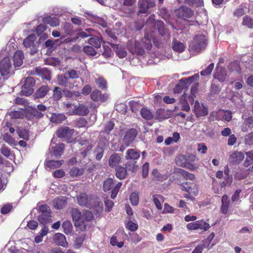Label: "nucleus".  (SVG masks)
Wrapping results in <instances>:
<instances>
[{
  "instance_id": "f257e3e1",
  "label": "nucleus",
  "mask_w": 253,
  "mask_h": 253,
  "mask_svg": "<svg viewBox=\"0 0 253 253\" xmlns=\"http://www.w3.org/2000/svg\"><path fill=\"white\" fill-rule=\"evenodd\" d=\"M71 214L75 226L81 227L82 230L85 229V221H90L93 218V215L90 211H84L82 213L77 209H72Z\"/></svg>"
},
{
  "instance_id": "f03ea898",
  "label": "nucleus",
  "mask_w": 253,
  "mask_h": 253,
  "mask_svg": "<svg viewBox=\"0 0 253 253\" xmlns=\"http://www.w3.org/2000/svg\"><path fill=\"white\" fill-rule=\"evenodd\" d=\"M207 44V39L203 34L196 35L189 45V48L194 51L199 52L204 50Z\"/></svg>"
},
{
  "instance_id": "7ed1b4c3",
  "label": "nucleus",
  "mask_w": 253,
  "mask_h": 253,
  "mask_svg": "<svg viewBox=\"0 0 253 253\" xmlns=\"http://www.w3.org/2000/svg\"><path fill=\"white\" fill-rule=\"evenodd\" d=\"M152 36L149 35L148 34H145L144 38L142 40V45L141 47L139 46L138 42H135L134 45L135 48L134 49L129 47L130 51L134 54L137 53V54H142L143 53V50L142 49V47H145L146 49L149 50L152 47L151 40Z\"/></svg>"
},
{
  "instance_id": "20e7f679",
  "label": "nucleus",
  "mask_w": 253,
  "mask_h": 253,
  "mask_svg": "<svg viewBox=\"0 0 253 253\" xmlns=\"http://www.w3.org/2000/svg\"><path fill=\"white\" fill-rule=\"evenodd\" d=\"M156 5L154 0H138L137 14H149Z\"/></svg>"
},
{
  "instance_id": "39448f33",
  "label": "nucleus",
  "mask_w": 253,
  "mask_h": 253,
  "mask_svg": "<svg viewBox=\"0 0 253 253\" xmlns=\"http://www.w3.org/2000/svg\"><path fill=\"white\" fill-rule=\"evenodd\" d=\"M146 24L150 26H154L158 29L160 34L162 36H166L168 38L169 37L170 34L165 27L163 22L160 20L155 21L153 15L151 16L147 19Z\"/></svg>"
},
{
  "instance_id": "423d86ee",
  "label": "nucleus",
  "mask_w": 253,
  "mask_h": 253,
  "mask_svg": "<svg viewBox=\"0 0 253 253\" xmlns=\"http://www.w3.org/2000/svg\"><path fill=\"white\" fill-rule=\"evenodd\" d=\"M22 94L28 96L34 92L33 87L35 84V81L32 77H27L21 80Z\"/></svg>"
},
{
  "instance_id": "0eeeda50",
  "label": "nucleus",
  "mask_w": 253,
  "mask_h": 253,
  "mask_svg": "<svg viewBox=\"0 0 253 253\" xmlns=\"http://www.w3.org/2000/svg\"><path fill=\"white\" fill-rule=\"evenodd\" d=\"M78 203L81 206L91 208L94 206V200L91 196H88L85 193H82L77 197Z\"/></svg>"
},
{
  "instance_id": "6e6552de",
  "label": "nucleus",
  "mask_w": 253,
  "mask_h": 253,
  "mask_svg": "<svg viewBox=\"0 0 253 253\" xmlns=\"http://www.w3.org/2000/svg\"><path fill=\"white\" fill-rule=\"evenodd\" d=\"M36 40V35L31 34L23 42V44L26 48H30V53L31 55L35 54L38 51V46L35 42Z\"/></svg>"
},
{
  "instance_id": "1a4fd4ad",
  "label": "nucleus",
  "mask_w": 253,
  "mask_h": 253,
  "mask_svg": "<svg viewBox=\"0 0 253 253\" xmlns=\"http://www.w3.org/2000/svg\"><path fill=\"white\" fill-rule=\"evenodd\" d=\"M12 68L10 60L8 57H4L0 63V73L3 77H5L10 73Z\"/></svg>"
},
{
  "instance_id": "9d476101",
  "label": "nucleus",
  "mask_w": 253,
  "mask_h": 253,
  "mask_svg": "<svg viewBox=\"0 0 253 253\" xmlns=\"http://www.w3.org/2000/svg\"><path fill=\"white\" fill-rule=\"evenodd\" d=\"M175 14L177 17L186 19L192 17L193 12L192 10L185 6H181L175 11Z\"/></svg>"
},
{
  "instance_id": "9b49d317",
  "label": "nucleus",
  "mask_w": 253,
  "mask_h": 253,
  "mask_svg": "<svg viewBox=\"0 0 253 253\" xmlns=\"http://www.w3.org/2000/svg\"><path fill=\"white\" fill-rule=\"evenodd\" d=\"M176 163L178 166L194 170L196 167L190 162H188L186 156L184 155H179L176 158Z\"/></svg>"
},
{
  "instance_id": "f8f14e48",
  "label": "nucleus",
  "mask_w": 253,
  "mask_h": 253,
  "mask_svg": "<svg viewBox=\"0 0 253 253\" xmlns=\"http://www.w3.org/2000/svg\"><path fill=\"white\" fill-rule=\"evenodd\" d=\"M137 135V132L135 129L131 128L127 131L123 139V142L125 146H129L134 141Z\"/></svg>"
},
{
  "instance_id": "ddd939ff",
  "label": "nucleus",
  "mask_w": 253,
  "mask_h": 253,
  "mask_svg": "<svg viewBox=\"0 0 253 253\" xmlns=\"http://www.w3.org/2000/svg\"><path fill=\"white\" fill-rule=\"evenodd\" d=\"M194 113L197 117H201L208 115V111L206 107L201 105L198 101H196L194 105Z\"/></svg>"
},
{
  "instance_id": "4468645a",
  "label": "nucleus",
  "mask_w": 253,
  "mask_h": 253,
  "mask_svg": "<svg viewBox=\"0 0 253 253\" xmlns=\"http://www.w3.org/2000/svg\"><path fill=\"white\" fill-rule=\"evenodd\" d=\"M245 156L243 152L239 151H234L230 153L229 160L235 164H239L244 159Z\"/></svg>"
},
{
  "instance_id": "2eb2a0df",
  "label": "nucleus",
  "mask_w": 253,
  "mask_h": 253,
  "mask_svg": "<svg viewBox=\"0 0 253 253\" xmlns=\"http://www.w3.org/2000/svg\"><path fill=\"white\" fill-rule=\"evenodd\" d=\"M74 130L68 127H61L57 131L56 134L60 138H70L73 135Z\"/></svg>"
},
{
  "instance_id": "dca6fc26",
  "label": "nucleus",
  "mask_w": 253,
  "mask_h": 253,
  "mask_svg": "<svg viewBox=\"0 0 253 253\" xmlns=\"http://www.w3.org/2000/svg\"><path fill=\"white\" fill-rule=\"evenodd\" d=\"M199 78V75L198 74H196L190 77H189L187 79L180 80L179 84L176 85L174 89V92L178 93L179 92V90L181 88L180 84H184V85L188 84H190L193 81L197 80Z\"/></svg>"
},
{
  "instance_id": "f3484780",
  "label": "nucleus",
  "mask_w": 253,
  "mask_h": 253,
  "mask_svg": "<svg viewBox=\"0 0 253 253\" xmlns=\"http://www.w3.org/2000/svg\"><path fill=\"white\" fill-rule=\"evenodd\" d=\"M140 157V152L134 149H129L126 153L125 158L127 160L136 161Z\"/></svg>"
},
{
  "instance_id": "a211bd4d",
  "label": "nucleus",
  "mask_w": 253,
  "mask_h": 253,
  "mask_svg": "<svg viewBox=\"0 0 253 253\" xmlns=\"http://www.w3.org/2000/svg\"><path fill=\"white\" fill-rule=\"evenodd\" d=\"M226 71L225 68L217 66L216 68V71L214 75V78L219 82H222L225 81L226 77Z\"/></svg>"
},
{
  "instance_id": "6ab92c4d",
  "label": "nucleus",
  "mask_w": 253,
  "mask_h": 253,
  "mask_svg": "<svg viewBox=\"0 0 253 253\" xmlns=\"http://www.w3.org/2000/svg\"><path fill=\"white\" fill-rule=\"evenodd\" d=\"M24 58L23 51L18 50L15 52L13 56V64L15 67L21 66L23 63Z\"/></svg>"
},
{
  "instance_id": "aec40b11",
  "label": "nucleus",
  "mask_w": 253,
  "mask_h": 253,
  "mask_svg": "<svg viewBox=\"0 0 253 253\" xmlns=\"http://www.w3.org/2000/svg\"><path fill=\"white\" fill-rule=\"evenodd\" d=\"M121 161V157L120 154L118 153H114L111 155L108 160L109 166L111 168L117 167Z\"/></svg>"
},
{
  "instance_id": "412c9836",
  "label": "nucleus",
  "mask_w": 253,
  "mask_h": 253,
  "mask_svg": "<svg viewBox=\"0 0 253 253\" xmlns=\"http://www.w3.org/2000/svg\"><path fill=\"white\" fill-rule=\"evenodd\" d=\"M53 240L55 244L58 245L65 247L67 246V242L65 236L61 233H56L53 237Z\"/></svg>"
},
{
  "instance_id": "4be33fe9",
  "label": "nucleus",
  "mask_w": 253,
  "mask_h": 253,
  "mask_svg": "<svg viewBox=\"0 0 253 253\" xmlns=\"http://www.w3.org/2000/svg\"><path fill=\"white\" fill-rule=\"evenodd\" d=\"M57 81L58 84L64 87H69L70 88H72L74 86L73 84L69 82V80L66 76L65 75H59L57 76Z\"/></svg>"
},
{
  "instance_id": "5701e85b",
  "label": "nucleus",
  "mask_w": 253,
  "mask_h": 253,
  "mask_svg": "<svg viewBox=\"0 0 253 253\" xmlns=\"http://www.w3.org/2000/svg\"><path fill=\"white\" fill-rule=\"evenodd\" d=\"M54 207L57 209H62L67 204L66 198L60 197L55 198L53 202Z\"/></svg>"
},
{
  "instance_id": "b1692460",
  "label": "nucleus",
  "mask_w": 253,
  "mask_h": 253,
  "mask_svg": "<svg viewBox=\"0 0 253 253\" xmlns=\"http://www.w3.org/2000/svg\"><path fill=\"white\" fill-rule=\"evenodd\" d=\"M157 119L159 121H162L164 120L168 119L170 117L169 111L164 109H160L156 112Z\"/></svg>"
},
{
  "instance_id": "393cba45",
  "label": "nucleus",
  "mask_w": 253,
  "mask_h": 253,
  "mask_svg": "<svg viewBox=\"0 0 253 253\" xmlns=\"http://www.w3.org/2000/svg\"><path fill=\"white\" fill-rule=\"evenodd\" d=\"M49 87L47 85H42L40 87L34 94L35 98H42L44 97L48 91Z\"/></svg>"
},
{
  "instance_id": "a878e982",
  "label": "nucleus",
  "mask_w": 253,
  "mask_h": 253,
  "mask_svg": "<svg viewBox=\"0 0 253 253\" xmlns=\"http://www.w3.org/2000/svg\"><path fill=\"white\" fill-rule=\"evenodd\" d=\"M179 103L181 105V110L186 112H188L190 110V107L187 99L186 93L183 94L179 98Z\"/></svg>"
},
{
  "instance_id": "bb28decb",
  "label": "nucleus",
  "mask_w": 253,
  "mask_h": 253,
  "mask_svg": "<svg viewBox=\"0 0 253 253\" xmlns=\"http://www.w3.org/2000/svg\"><path fill=\"white\" fill-rule=\"evenodd\" d=\"M110 45L114 50H116V54L120 58H124L126 57L127 54V52L123 47L118 44L114 43H110Z\"/></svg>"
},
{
  "instance_id": "cd10ccee",
  "label": "nucleus",
  "mask_w": 253,
  "mask_h": 253,
  "mask_svg": "<svg viewBox=\"0 0 253 253\" xmlns=\"http://www.w3.org/2000/svg\"><path fill=\"white\" fill-rule=\"evenodd\" d=\"M89 109L86 106L79 104L78 106L76 105V111L73 112V113H75L77 115L85 116L89 113Z\"/></svg>"
},
{
  "instance_id": "c85d7f7f",
  "label": "nucleus",
  "mask_w": 253,
  "mask_h": 253,
  "mask_svg": "<svg viewBox=\"0 0 253 253\" xmlns=\"http://www.w3.org/2000/svg\"><path fill=\"white\" fill-rule=\"evenodd\" d=\"M63 162V160H48L45 162V166L50 169H57L61 166Z\"/></svg>"
},
{
  "instance_id": "c756f323",
  "label": "nucleus",
  "mask_w": 253,
  "mask_h": 253,
  "mask_svg": "<svg viewBox=\"0 0 253 253\" xmlns=\"http://www.w3.org/2000/svg\"><path fill=\"white\" fill-rule=\"evenodd\" d=\"M65 146L63 143L56 145L55 146H51V149H53V155L56 158L60 157L63 153Z\"/></svg>"
},
{
  "instance_id": "7c9ffc66",
  "label": "nucleus",
  "mask_w": 253,
  "mask_h": 253,
  "mask_svg": "<svg viewBox=\"0 0 253 253\" xmlns=\"http://www.w3.org/2000/svg\"><path fill=\"white\" fill-rule=\"evenodd\" d=\"M221 202L222 206L221 207V211L222 213L226 214L228 211L230 203V201L228 200V196L226 195H224L222 196Z\"/></svg>"
},
{
  "instance_id": "2f4dec72",
  "label": "nucleus",
  "mask_w": 253,
  "mask_h": 253,
  "mask_svg": "<svg viewBox=\"0 0 253 253\" xmlns=\"http://www.w3.org/2000/svg\"><path fill=\"white\" fill-rule=\"evenodd\" d=\"M38 220L39 222L43 225H45L51 222V213H41L39 216Z\"/></svg>"
},
{
  "instance_id": "473e14b6",
  "label": "nucleus",
  "mask_w": 253,
  "mask_h": 253,
  "mask_svg": "<svg viewBox=\"0 0 253 253\" xmlns=\"http://www.w3.org/2000/svg\"><path fill=\"white\" fill-rule=\"evenodd\" d=\"M116 175L120 179L125 178L127 174V170L122 166H117L116 168Z\"/></svg>"
},
{
  "instance_id": "72a5a7b5",
  "label": "nucleus",
  "mask_w": 253,
  "mask_h": 253,
  "mask_svg": "<svg viewBox=\"0 0 253 253\" xmlns=\"http://www.w3.org/2000/svg\"><path fill=\"white\" fill-rule=\"evenodd\" d=\"M126 169L132 173L135 172L138 168L136 161H129L126 164Z\"/></svg>"
},
{
  "instance_id": "f704fd0d",
  "label": "nucleus",
  "mask_w": 253,
  "mask_h": 253,
  "mask_svg": "<svg viewBox=\"0 0 253 253\" xmlns=\"http://www.w3.org/2000/svg\"><path fill=\"white\" fill-rule=\"evenodd\" d=\"M7 119H20L23 118V113L22 111H13L7 113L6 115Z\"/></svg>"
},
{
  "instance_id": "c9c22d12",
  "label": "nucleus",
  "mask_w": 253,
  "mask_h": 253,
  "mask_svg": "<svg viewBox=\"0 0 253 253\" xmlns=\"http://www.w3.org/2000/svg\"><path fill=\"white\" fill-rule=\"evenodd\" d=\"M66 119V117L62 114H53L51 115L50 121L54 123L60 124Z\"/></svg>"
},
{
  "instance_id": "e433bc0d",
  "label": "nucleus",
  "mask_w": 253,
  "mask_h": 253,
  "mask_svg": "<svg viewBox=\"0 0 253 253\" xmlns=\"http://www.w3.org/2000/svg\"><path fill=\"white\" fill-rule=\"evenodd\" d=\"M31 74H37L39 76L43 77L48 75L49 74V71L44 68L38 67L36 68L34 71H31Z\"/></svg>"
},
{
  "instance_id": "4c0bfd02",
  "label": "nucleus",
  "mask_w": 253,
  "mask_h": 253,
  "mask_svg": "<svg viewBox=\"0 0 253 253\" xmlns=\"http://www.w3.org/2000/svg\"><path fill=\"white\" fill-rule=\"evenodd\" d=\"M185 48V46L182 42L177 41L173 42L172 48L174 51L181 52L184 51Z\"/></svg>"
},
{
  "instance_id": "58836bf2",
  "label": "nucleus",
  "mask_w": 253,
  "mask_h": 253,
  "mask_svg": "<svg viewBox=\"0 0 253 253\" xmlns=\"http://www.w3.org/2000/svg\"><path fill=\"white\" fill-rule=\"evenodd\" d=\"M101 39L94 37L89 38L88 42L95 48H99L101 46Z\"/></svg>"
},
{
  "instance_id": "ea45409f",
  "label": "nucleus",
  "mask_w": 253,
  "mask_h": 253,
  "mask_svg": "<svg viewBox=\"0 0 253 253\" xmlns=\"http://www.w3.org/2000/svg\"><path fill=\"white\" fill-rule=\"evenodd\" d=\"M44 22L48 23L52 27H56L59 25V20L55 17H49L44 18Z\"/></svg>"
},
{
  "instance_id": "a19ab883",
  "label": "nucleus",
  "mask_w": 253,
  "mask_h": 253,
  "mask_svg": "<svg viewBox=\"0 0 253 253\" xmlns=\"http://www.w3.org/2000/svg\"><path fill=\"white\" fill-rule=\"evenodd\" d=\"M140 114L143 118L147 120H150L153 117L151 112L146 108H143L141 110Z\"/></svg>"
},
{
  "instance_id": "79ce46f5",
  "label": "nucleus",
  "mask_w": 253,
  "mask_h": 253,
  "mask_svg": "<svg viewBox=\"0 0 253 253\" xmlns=\"http://www.w3.org/2000/svg\"><path fill=\"white\" fill-rule=\"evenodd\" d=\"M53 92L52 98L54 100L57 101L62 98L63 94L61 88L55 86L53 89Z\"/></svg>"
},
{
  "instance_id": "37998d69",
  "label": "nucleus",
  "mask_w": 253,
  "mask_h": 253,
  "mask_svg": "<svg viewBox=\"0 0 253 253\" xmlns=\"http://www.w3.org/2000/svg\"><path fill=\"white\" fill-rule=\"evenodd\" d=\"M80 72L73 69H70L65 73V75L71 79H78L79 77Z\"/></svg>"
},
{
  "instance_id": "c03bdc74",
  "label": "nucleus",
  "mask_w": 253,
  "mask_h": 253,
  "mask_svg": "<svg viewBox=\"0 0 253 253\" xmlns=\"http://www.w3.org/2000/svg\"><path fill=\"white\" fill-rule=\"evenodd\" d=\"M84 170L82 169L73 167L70 170V174L72 177H78L84 173Z\"/></svg>"
},
{
  "instance_id": "a18cd8bd",
  "label": "nucleus",
  "mask_w": 253,
  "mask_h": 253,
  "mask_svg": "<svg viewBox=\"0 0 253 253\" xmlns=\"http://www.w3.org/2000/svg\"><path fill=\"white\" fill-rule=\"evenodd\" d=\"M64 105L65 110L69 115H76L75 113H73V112L76 111V105L72 103H64Z\"/></svg>"
},
{
  "instance_id": "49530a36",
  "label": "nucleus",
  "mask_w": 253,
  "mask_h": 253,
  "mask_svg": "<svg viewBox=\"0 0 253 253\" xmlns=\"http://www.w3.org/2000/svg\"><path fill=\"white\" fill-rule=\"evenodd\" d=\"M247 8L243 5H241L239 8L236 9L233 12V14L237 17H240L246 13Z\"/></svg>"
},
{
  "instance_id": "de8ad7c7",
  "label": "nucleus",
  "mask_w": 253,
  "mask_h": 253,
  "mask_svg": "<svg viewBox=\"0 0 253 253\" xmlns=\"http://www.w3.org/2000/svg\"><path fill=\"white\" fill-rule=\"evenodd\" d=\"M95 82L101 89H103L107 88V82L103 77H99L95 79Z\"/></svg>"
},
{
  "instance_id": "09e8293b",
  "label": "nucleus",
  "mask_w": 253,
  "mask_h": 253,
  "mask_svg": "<svg viewBox=\"0 0 253 253\" xmlns=\"http://www.w3.org/2000/svg\"><path fill=\"white\" fill-rule=\"evenodd\" d=\"M197 230L202 229L205 231L208 230L210 228L209 224L207 223L203 220H200L196 221Z\"/></svg>"
},
{
  "instance_id": "8fccbe9b",
  "label": "nucleus",
  "mask_w": 253,
  "mask_h": 253,
  "mask_svg": "<svg viewBox=\"0 0 253 253\" xmlns=\"http://www.w3.org/2000/svg\"><path fill=\"white\" fill-rule=\"evenodd\" d=\"M242 24L249 28H252L253 27V19L249 16H245L243 17Z\"/></svg>"
},
{
  "instance_id": "3c124183",
  "label": "nucleus",
  "mask_w": 253,
  "mask_h": 253,
  "mask_svg": "<svg viewBox=\"0 0 253 253\" xmlns=\"http://www.w3.org/2000/svg\"><path fill=\"white\" fill-rule=\"evenodd\" d=\"M62 228L65 234H68L71 233L72 230V225L69 220L65 221L62 224Z\"/></svg>"
},
{
  "instance_id": "603ef678",
  "label": "nucleus",
  "mask_w": 253,
  "mask_h": 253,
  "mask_svg": "<svg viewBox=\"0 0 253 253\" xmlns=\"http://www.w3.org/2000/svg\"><path fill=\"white\" fill-rule=\"evenodd\" d=\"M163 197L160 195L153 196V201L158 210L162 209L161 202H163Z\"/></svg>"
},
{
  "instance_id": "864d4df0",
  "label": "nucleus",
  "mask_w": 253,
  "mask_h": 253,
  "mask_svg": "<svg viewBox=\"0 0 253 253\" xmlns=\"http://www.w3.org/2000/svg\"><path fill=\"white\" fill-rule=\"evenodd\" d=\"M84 52L90 56H95L97 54V52L94 49V48L91 46H85L83 48Z\"/></svg>"
},
{
  "instance_id": "5fc2aeb1",
  "label": "nucleus",
  "mask_w": 253,
  "mask_h": 253,
  "mask_svg": "<svg viewBox=\"0 0 253 253\" xmlns=\"http://www.w3.org/2000/svg\"><path fill=\"white\" fill-rule=\"evenodd\" d=\"M3 139L10 145H16V144L15 139L8 133H5L3 135Z\"/></svg>"
},
{
  "instance_id": "6e6d98bb",
  "label": "nucleus",
  "mask_w": 253,
  "mask_h": 253,
  "mask_svg": "<svg viewBox=\"0 0 253 253\" xmlns=\"http://www.w3.org/2000/svg\"><path fill=\"white\" fill-rule=\"evenodd\" d=\"M114 185L113 179L108 178L104 182L103 189L105 191L110 190Z\"/></svg>"
},
{
  "instance_id": "4d7b16f0",
  "label": "nucleus",
  "mask_w": 253,
  "mask_h": 253,
  "mask_svg": "<svg viewBox=\"0 0 253 253\" xmlns=\"http://www.w3.org/2000/svg\"><path fill=\"white\" fill-rule=\"evenodd\" d=\"M129 200L132 205L136 206L138 204L139 201V197L138 193L136 192L132 193L130 195Z\"/></svg>"
},
{
  "instance_id": "13d9d810",
  "label": "nucleus",
  "mask_w": 253,
  "mask_h": 253,
  "mask_svg": "<svg viewBox=\"0 0 253 253\" xmlns=\"http://www.w3.org/2000/svg\"><path fill=\"white\" fill-rule=\"evenodd\" d=\"M246 155L247 157L244 162V166L245 167H248L253 163V154L251 152H247L246 153Z\"/></svg>"
},
{
  "instance_id": "bf43d9fd",
  "label": "nucleus",
  "mask_w": 253,
  "mask_h": 253,
  "mask_svg": "<svg viewBox=\"0 0 253 253\" xmlns=\"http://www.w3.org/2000/svg\"><path fill=\"white\" fill-rule=\"evenodd\" d=\"M94 30L91 28H89L86 30V31H81L78 33V36L82 38H84L92 35V32Z\"/></svg>"
},
{
  "instance_id": "052dcab7",
  "label": "nucleus",
  "mask_w": 253,
  "mask_h": 253,
  "mask_svg": "<svg viewBox=\"0 0 253 253\" xmlns=\"http://www.w3.org/2000/svg\"><path fill=\"white\" fill-rule=\"evenodd\" d=\"M214 66V64L211 63L206 70L202 71L200 72L201 75L206 76L210 75L213 69Z\"/></svg>"
},
{
  "instance_id": "680f3d73",
  "label": "nucleus",
  "mask_w": 253,
  "mask_h": 253,
  "mask_svg": "<svg viewBox=\"0 0 253 253\" xmlns=\"http://www.w3.org/2000/svg\"><path fill=\"white\" fill-rule=\"evenodd\" d=\"M122 185V183L121 182H120L118 183L113 188L112 190V193L111 195V197L112 199H114L116 198L119 189L121 186Z\"/></svg>"
},
{
  "instance_id": "e2e57ef3",
  "label": "nucleus",
  "mask_w": 253,
  "mask_h": 253,
  "mask_svg": "<svg viewBox=\"0 0 253 253\" xmlns=\"http://www.w3.org/2000/svg\"><path fill=\"white\" fill-rule=\"evenodd\" d=\"M22 112L23 113V116H25L28 120H32L34 119L33 108L26 109L22 111Z\"/></svg>"
},
{
  "instance_id": "0e129e2a",
  "label": "nucleus",
  "mask_w": 253,
  "mask_h": 253,
  "mask_svg": "<svg viewBox=\"0 0 253 253\" xmlns=\"http://www.w3.org/2000/svg\"><path fill=\"white\" fill-rule=\"evenodd\" d=\"M101 92L98 89H95L90 93V97L94 101H98Z\"/></svg>"
},
{
  "instance_id": "69168bd1",
  "label": "nucleus",
  "mask_w": 253,
  "mask_h": 253,
  "mask_svg": "<svg viewBox=\"0 0 253 253\" xmlns=\"http://www.w3.org/2000/svg\"><path fill=\"white\" fill-rule=\"evenodd\" d=\"M65 33L67 35H70L73 31V27L70 23H66L63 27Z\"/></svg>"
},
{
  "instance_id": "338daca9",
  "label": "nucleus",
  "mask_w": 253,
  "mask_h": 253,
  "mask_svg": "<svg viewBox=\"0 0 253 253\" xmlns=\"http://www.w3.org/2000/svg\"><path fill=\"white\" fill-rule=\"evenodd\" d=\"M228 68L231 72H239L240 70L239 65L237 62L231 63L228 66Z\"/></svg>"
},
{
  "instance_id": "774afa93",
  "label": "nucleus",
  "mask_w": 253,
  "mask_h": 253,
  "mask_svg": "<svg viewBox=\"0 0 253 253\" xmlns=\"http://www.w3.org/2000/svg\"><path fill=\"white\" fill-rule=\"evenodd\" d=\"M245 143L251 145H253V132L250 133L245 137Z\"/></svg>"
}]
</instances>
